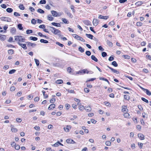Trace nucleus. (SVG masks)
Returning a JSON list of instances; mask_svg holds the SVG:
<instances>
[{"label": "nucleus", "instance_id": "20e7f679", "mask_svg": "<svg viewBox=\"0 0 151 151\" xmlns=\"http://www.w3.org/2000/svg\"><path fill=\"white\" fill-rule=\"evenodd\" d=\"M0 19L2 21L8 22H10L11 21V19L7 17H1L0 18Z\"/></svg>", "mask_w": 151, "mask_h": 151}, {"label": "nucleus", "instance_id": "c756f323", "mask_svg": "<svg viewBox=\"0 0 151 151\" xmlns=\"http://www.w3.org/2000/svg\"><path fill=\"white\" fill-rule=\"evenodd\" d=\"M29 39L30 40H33V41H36V40H37V38L36 37H32V36L30 37H29Z\"/></svg>", "mask_w": 151, "mask_h": 151}, {"label": "nucleus", "instance_id": "ddd939ff", "mask_svg": "<svg viewBox=\"0 0 151 151\" xmlns=\"http://www.w3.org/2000/svg\"><path fill=\"white\" fill-rule=\"evenodd\" d=\"M138 137L141 140H143L145 139L144 135L141 133L138 134Z\"/></svg>", "mask_w": 151, "mask_h": 151}, {"label": "nucleus", "instance_id": "a18cd8bd", "mask_svg": "<svg viewBox=\"0 0 151 151\" xmlns=\"http://www.w3.org/2000/svg\"><path fill=\"white\" fill-rule=\"evenodd\" d=\"M16 71V70L14 69L12 70H10L9 72V74H12L14 73Z\"/></svg>", "mask_w": 151, "mask_h": 151}, {"label": "nucleus", "instance_id": "1a4fd4ad", "mask_svg": "<svg viewBox=\"0 0 151 151\" xmlns=\"http://www.w3.org/2000/svg\"><path fill=\"white\" fill-rule=\"evenodd\" d=\"M26 44L28 46H31L33 47H35L36 45V44L35 43H32L29 42H27Z\"/></svg>", "mask_w": 151, "mask_h": 151}, {"label": "nucleus", "instance_id": "e2e57ef3", "mask_svg": "<svg viewBox=\"0 0 151 151\" xmlns=\"http://www.w3.org/2000/svg\"><path fill=\"white\" fill-rule=\"evenodd\" d=\"M40 3L41 4H45L46 3L45 0H41L40 1Z\"/></svg>", "mask_w": 151, "mask_h": 151}, {"label": "nucleus", "instance_id": "39448f33", "mask_svg": "<svg viewBox=\"0 0 151 151\" xmlns=\"http://www.w3.org/2000/svg\"><path fill=\"white\" fill-rule=\"evenodd\" d=\"M122 112L124 113L125 112H127L128 111V109H127V106L125 105L122 106Z\"/></svg>", "mask_w": 151, "mask_h": 151}, {"label": "nucleus", "instance_id": "c85d7f7f", "mask_svg": "<svg viewBox=\"0 0 151 151\" xmlns=\"http://www.w3.org/2000/svg\"><path fill=\"white\" fill-rule=\"evenodd\" d=\"M105 145L108 146H110L111 145V142L109 141H106L105 142Z\"/></svg>", "mask_w": 151, "mask_h": 151}, {"label": "nucleus", "instance_id": "4468645a", "mask_svg": "<svg viewBox=\"0 0 151 151\" xmlns=\"http://www.w3.org/2000/svg\"><path fill=\"white\" fill-rule=\"evenodd\" d=\"M108 68H109L110 69L111 71L114 73H116L117 74H118L119 73V72L118 70H116L114 69L109 66H107Z\"/></svg>", "mask_w": 151, "mask_h": 151}, {"label": "nucleus", "instance_id": "6e6d98bb", "mask_svg": "<svg viewBox=\"0 0 151 151\" xmlns=\"http://www.w3.org/2000/svg\"><path fill=\"white\" fill-rule=\"evenodd\" d=\"M55 101V99L54 98H52L50 100V103H53Z\"/></svg>", "mask_w": 151, "mask_h": 151}, {"label": "nucleus", "instance_id": "338daca9", "mask_svg": "<svg viewBox=\"0 0 151 151\" xmlns=\"http://www.w3.org/2000/svg\"><path fill=\"white\" fill-rule=\"evenodd\" d=\"M84 91L86 93H88L89 92V89L86 88L84 89Z\"/></svg>", "mask_w": 151, "mask_h": 151}, {"label": "nucleus", "instance_id": "e433bc0d", "mask_svg": "<svg viewBox=\"0 0 151 151\" xmlns=\"http://www.w3.org/2000/svg\"><path fill=\"white\" fill-rule=\"evenodd\" d=\"M14 51L12 49L9 50H8V53L9 54H13Z\"/></svg>", "mask_w": 151, "mask_h": 151}, {"label": "nucleus", "instance_id": "052dcab7", "mask_svg": "<svg viewBox=\"0 0 151 151\" xmlns=\"http://www.w3.org/2000/svg\"><path fill=\"white\" fill-rule=\"evenodd\" d=\"M141 99H142V100L144 101L145 102H146V103L148 102V100H147V99H145V98L142 97V98Z\"/></svg>", "mask_w": 151, "mask_h": 151}, {"label": "nucleus", "instance_id": "7ed1b4c3", "mask_svg": "<svg viewBox=\"0 0 151 151\" xmlns=\"http://www.w3.org/2000/svg\"><path fill=\"white\" fill-rule=\"evenodd\" d=\"M73 36L76 39L79 40L80 41L84 42L85 40L81 37L76 34H73Z\"/></svg>", "mask_w": 151, "mask_h": 151}, {"label": "nucleus", "instance_id": "bf43d9fd", "mask_svg": "<svg viewBox=\"0 0 151 151\" xmlns=\"http://www.w3.org/2000/svg\"><path fill=\"white\" fill-rule=\"evenodd\" d=\"M15 87L14 86H12L10 88V90L11 91H13L15 90Z\"/></svg>", "mask_w": 151, "mask_h": 151}, {"label": "nucleus", "instance_id": "13d9d810", "mask_svg": "<svg viewBox=\"0 0 151 151\" xmlns=\"http://www.w3.org/2000/svg\"><path fill=\"white\" fill-rule=\"evenodd\" d=\"M138 145L139 147V148H142V146L143 145V144L142 143L138 142Z\"/></svg>", "mask_w": 151, "mask_h": 151}, {"label": "nucleus", "instance_id": "2eb2a0df", "mask_svg": "<svg viewBox=\"0 0 151 151\" xmlns=\"http://www.w3.org/2000/svg\"><path fill=\"white\" fill-rule=\"evenodd\" d=\"M66 142L68 143H75V142L72 139H69L66 140Z\"/></svg>", "mask_w": 151, "mask_h": 151}, {"label": "nucleus", "instance_id": "a19ab883", "mask_svg": "<svg viewBox=\"0 0 151 151\" xmlns=\"http://www.w3.org/2000/svg\"><path fill=\"white\" fill-rule=\"evenodd\" d=\"M112 65L115 67H117L118 65L117 64L115 61H114L112 63Z\"/></svg>", "mask_w": 151, "mask_h": 151}, {"label": "nucleus", "instance_id": "393cba45", "mask_svg": "<svg viewBox=\"0 0 151 151\" xmlns=\"http://www.w3.org/2000/svg\"><path fill=\"white\" fill-rule=\"evenodd\" d=\"M91 58L92 60H93L94 61L96 62H97L98 61V59H97V58L94 56L93 55H92L91 56Z\"/></svg>", "mask_w": 151, "mask_h": 151}, {"label": "nucleus", "instance_id": "bb28decb", "mask_svg": "<svg viewBox=\"0 0 151 151\" xmlns=\"http://www.w3.org/2000/svg\"><path fill=\"white\" fill-rule=\"evenodd\" d=\"M86 35L88 37L91 39H92V38L93 37V35L90 34H86Z\"/></svg>", "mask_w": 151, "mask_h": 151}, {"label": "nucleus", "instance_id": "9b49d317", "mask_svg": "<svg viewBox=\"0 0 151 151\" xmlns=\"http://www.w3.org/2000/svg\"><path fill=\"white\" fill-rule=\"evenodd\" d=\"M71 128V127L70 125H67L66 127H64V129L65 131L67 132H68L69 131V130Z\"/></svg>", "mask_w": 151, "mask_h": 151}, {"label": "nucleus", "instance_id": "dca6fc26", "mask_svg": "<svg viewBox=\"0 0 151 151\" xmlns=\"http://www.w3.org/2000/svg\"><path fill=\"white\" fill-rule=\"evenodd\" d=\"M55 107V105L53 104H50L48 107V109L50 110H52Z\"/></svg>", "mask_w": 151, "mask_h": 151}, {"label": "nucleus", "instance_id": "a878e982", "mask_svg": "<svg viewBox=\"0 0 151 151\" xmlns=\"http://www.w3.org/2000/svg\"><path fill=\"white\" fill-rule=\"evenodd\" d=\"M52 24L53 25L57 27H60V25L59 23H56L55 22H52Z\"/></svg>", "mask_w": 151, "mask_h": 151}, {"label": "nucleus", "instance_id": "0e129e2a", "mask_svg": "<svg viewBox=\"0 0 151 151\" xmlns=\"http://www.w3.org/2000/svg\"><path fill=\"white\" fill-rule=\"evenodd\" d=\"M115 24L114 22L113 21H111L109 23V25L111 26L114 25Z\"/></svg>", "mask_w": 151, "mask_h": 151}, {"label": "nucleus", "instance_id": "58836bf2", "mask_svg": "<svg viewBox=\"0 0 151 151\" xmlns=\"http://www.w3.org/2000/svg\"><path fill=\"white\" fill-rule=\"evenodd\" d=\"M6 11L8 12L11 13L13 11V9L10 8H8L6 9Z\"/></svg>", "mask_w": 151, "mask_h": 151}, {"label": "nucleus", "instance_id": "49530a36", "mask_svg": "<svg viewBox=\"0 0 151 151\" xmlns=\"http://www.w3.org/2000/svg\"><path fill=\"white\" fill-rule=\"evenodd\" d=\"M47 17L48 19L50 21H52L53 19V18L50 15H48Z\"/></svg>", "mask_w": 151, "mask_h": 151}, {"label": "nucleus", "instance_id": "4d7b16f0", "mask_svg": "<svg viewBox=\"0 0 151 151\" xmlns=\"http://www.w3.org/2000/svg\"><path fill=\"white\" fill-rule=\"evenodd\" d=\"M122 57H124L125 59H129L130 58V57L128 55H123Z\"/></svg>", "mask_w": 151, "mask_h": 151}, {"label": "nucleus", "instance_id": "ea45409f", "mask_svg": "<svg viewBox=\"0 0 151 151\" xmlns=\"http://www.w3.org/2000/svg\"><path fill=\"white\" fill-rule=\"evenodd\" d=\"M59 144H60V142H58L55 143L54 145H52L55 147H57L59 146Z\"/></svg>", "mask_w": 151, "mask_h": 151}, {"label": "nucleus", "instance_id": "b1692460", "mask_svg": "<svg viewBox=\"0 0 151 151\" xmlns=\"http://www.w3.org/2000/svg\"><path fill=\"white\" fill-rule=\"evenodd\" d=\"M52 14L54 17H57V13L55 11H52L51 12Z\"/></svg>", "mask_w": 151, "mask_h": 151}, {"label": "nucleus", "instance_id": "79ce46f5", "mask_svg": "<svg viewBox=\"0 0 151 151\" xmlns=\"http://www.w3.org/2000/svg\"><path fill=\"white\" fill-rule=\"evenodd\" d=\"M19 8L23 10L24 9V8L23 4H20L19 6Z\"/></svg>", "mask_w": 151, "mask_h": 151}, {"label": "nucleus", "instance_id": "de8ad7c7", "mask_svg": "<svg viewBox=\"0 0 151 151\" xmlns=\"http://www.w3.org/2000/svg\"><path fill=\"white\" fill-rule=\"evenodd\" d=\"M35 61L37 66H38L39 65V60L36 59H35Z\"/></svg>", "mask_w": 151, "mask_h": 151}, {"label": "nucleus", "instance_id": "4c0bfd02", "mask_svg": "<svg viewBox=\"0 0 151 151\" xmlns=\"http://www.w3.org/2000/svg\"><path fill=\"white\" fill-rule=\"evenodd\" d=\"M104 103L107 106L110 107L111 106V104L108 102H104Z\"/></svg>", "mask_w": 151, "mask_h": 151}, {"label": "nucleus", "instance_id": "3c124183", "mask_svg": "<svg viewBox=\"0 0 151 151\" xmlns=\"http://www.w3.org/2000/svg\"><path fill=\"white\" fill-rule=\"evenodd\" d=\"M15 149L16 150H19L20 148V146L18 145H16L14 147Z\"/></svg>", "mask_w": 151, "mask_h": 151}, {"label": "nucleus", "instance_id": "5701e85b", "mask_svg": "<svg viewBox=\"0 0 151 151\" xmlns=\"http://www.w3.org/2000/svg\"><path fill=\"white\" fill-rule=\"evenodd\" d=\"M83 22H84V24L87 25H91V22L88 21L86 20V21H84Z\"/></svg>", "mask_w": 151, "mask_h": 151}, {"label": "nucleus", "instance_id": "c03bdc74", "mask_svg": "<svg viewBox=\"0 0 151 151\" xmlns=\"http://www.w3.org/2000/svg\"><path fill=\"white\" fill-rule=\"evenodd\" d=\"M78 50L81 52H83L84 50V49L83 48H82L81 47H79Z\"/></svg>", "mask_w": 151, "mask_h": 151}, {"label": "nucleus", "instance_id": "37998d69", "mask_svg": "<svg viewBox=\"0 0 151 151\" xmlns=\"http://www.w3.org/2000/svg\"><path fill=\"white\" fill-rule=\"evenodd\" d=\"M99 79L100 80H102L107 81L108 83H109V82L108 81L106 78H104L103 77H100Z\"/></svg>", "mask_w": 151, "mask_h": 151}, {"label": "nucleus", "instance_id": "72a5a7b5", "mask_svg": "<svg viewBox=\"0 0 151 151\" xmlns=\"http://www.w3.org/2000/svg\"><path fill=\"white\" fill-rule=\"evenodd\" d=\"M124 97L125 99L127 100H129L130 99V96L128 95H124Z\"/></svg>", "mask_w": 151, "mask_h": 151}, {"label": "nucleus", "instance_id": "6ab92c4d", "mask_svg": "<svg viewBox=\"0 0 151 151\" xmlns=\"http://www.w3.org/2000/svg\"><path fill=\"white\" fill-rule=\"evenodd\" d=\"M61 20L65 24H68L69 23V21L65 18H62Z\"/></svg>", "mask_w": 151, "mask_h": 151}, {"label": "nucleus", "instance_id": "cd10ccee", "mask_svg": "<svg viewBox=\"0 0 151 151\" xmlns=\"http://www.w3.org/2000/svg\"><path fill=\"white\" fill-rule=\"evenodd\" d=\"M16 31V29L14 27L12 28L11 29L10 32L14 34L15 32Z\"/></svg>", "mask_w": 151, "mask_h": 151}, {"label": "nucleus", "instance_id": "8fccbe9b", "mask_svg": "<svg viewBox=\"0 0 151 151\" xmlns=\"http://www.w3.org/2000/svg\"><path fill=\"white\" fill-rule=\"evenodd\" d=\"M66 91H68V92L70 93H74V91L73 90L66 89Z\"/></svg>", "mask_w": 151, "mask_h": 151}, {"label": "nucleus", "instance_id": "6e6552de", "mask_svg": "<svg viewBox=\"0 0 151 151\" xmlns=\"http://www.w3.org/2000/svg\"><path fill=\"white\" fill-rule=\"evenodd\" d=\"M10 127H11V130L12 132H16L18 131L17 129L15 128L13 125H11Z\"/></svg>", "mask_w": 151, "mask_h": 151}, {"label": "nucleus", "instance_id": "603ef678", "mask_svg": "<svg viewBox=\"0 0 151 151\" xmlns=\"http://www.w3.org/2000/svg\"><path fill=\"white\" fill-rule=\"evenodd\" d=\"M71 68L70 67H69L67 68V71L69 73H71Z\"/></svg>", "mask_w": 151, "mask_h": 151}, {"label": "nucleus", "instance_id": "a211bd4d", "mask_svg": "<svg viewBox=\"0 0 151 151\" xmlns=\"http://www.w3.org/2000/svg\"><path fill=\"white\" fill-rule=\"evenodd\" d=\"M6 39L5 35H0V40L1 41H4Z\"/></svg>", "mask_w": 151, "mask_h": 151}, {"label": "nucleus", "instance_id": "774afa93", "mask_svg": "<svg viewBox=\"0 0 151 151\" xmlns=\"http://www.w3.org/2000/svg\"><path fill=\"white\" fill-rule=\"evenodd\" d=\"M86 54L88 56H90L91 54V52L89 51H87L86 52Z\"/></svg>", "mask_w": 151, "mask_h": 151}, {"label": "nucleus", "instance_id": "864d4df0", "mask_svg": "<svg viewBox=\"0 0 151 151\" xmlns=\"http://www.w3.org/2000/svg\"><path fill=\"white\" fill-rule=\"evenodd\" d=\"M32 31L31 30L28 29L26 31V33L27 34H30V33H32Z\"/></svg>", "mask_w": 151, "mask_h": 151}, {"label": "nucleus", "instance_id": "4be33fe9", "mask_svg": "<svg viewBox=\"0 0 151 151\" xmlns=\"http://www.w3.org/2000/svg\"><path fill=\"white\" fill-rule=\"evenodd\" d=\"M143 4L142 1H139L137 2L135 4V5L137 6H140Z\"/></svg>", "mask_w": 151, "mask_h": 151}, {"label": "nucleus", "instance_id": "09e8293b", "mask_svg": "<svg viewBox=\"0 0 151 151\" xmlns=\"http://www.w3.org/2000/svg\"><path fill=\"white\" fill-rule=\"evenodd\" d=\"M18 27L20 30H22L23 29L22 24H19L18 25Z\"/></svg>", "mask_w": 151, "mask_h": 151}, {"label": "nucleus", "instance_id": "c9c22d12", "mask_svg": "<svg viewBox=\"0 0 151 151\" xmlns=\"http://www.w3.org/2000/svg\"><path fill=\"white\" fill-rule=\"evenodd\" d=\"M107 44L110 47H112V43L109 41L107 40Z\"/></svg>", "mask_w": 151, "mask_h": 151}, {"label": "nucleus", "instance_id": "2f4dec72", "mask_svg": "<svg viewBox=\"0 0 151 151\" xmlns=\"http://www.w3.org/2000/svg\"><path fill=\"white\" fill-rule=\"evenodd\" d=\"M37 12L41 14H43L45 12L43 10L40 9H38L37 10Z\"/></svg>", "mask_w": 151, "mask_h": 151}, {"label": "nucleus", "instance_id": "f3484780", "mask_svg": "<svg viewBox=\"0 0 151 151\" xmlns=\"http://www.w3.org/2000/svg\"><path fill=\"white\" fill-rule=\"evenodd\" d=\"M109 17L108 16H103L101 15H100L99 16V18L100 19H108Z\"/></svg>", "mask_w": 151, "mask_h": 151}, {"label": "nucleus", "instance_id": "69168bd1", "mask_svg": "<svg viewBox=\"0 0 151 151\" xmlns=\"http://www.w3.org/2000/svg\"><path fill=\"white\" fill-rule=\"evenodd\" d=\"M101 55L103 57H105L106 56L107 54L105 52H103L102 53Z\"/></svg>", "mask_w": 151, "mask_h": 151}, {"label": "nucleus", "instance_id": "5fc2aeb1", "mask_svg": "<svg viewBox=\"0 0 151 151\" xmlns=\"http://www.w3.org/2000/svg\"><path fill=\"white\" fill-rule=\"evenodd\" d=\"M36 22V20L35 19H32L31 20V23L33 24H35Z\"/></svg>", "mask_w": 151, "mask_h": 151}, {"label": "nucleus", "instance_id": "680f3d73", "mask_svg": "<svg viewBox=\"0 0 151 151\" xmlns=\"http://www.w3.org/2000/svg\"><path fill=\"white\" fill-rule=\"evenodd\" d=\"M142 23L140 22H138L137 23V26H140L142 25Z\"/></svg>", "mask_w": 151, "mask_h": 151}, {"label": "nucleus", "instance_id": "0eeeda50", "mask_svg": "<svg viewBox=\"0 0 151 151\" xmlns=\"http://www.w3.org/2000/svg\"><path fill=\"white\" fill-rule=\"evenodd\" d=\"M82 70V73L85 74V73H87L88 74V73H89L90 74H92L93 73V72L92 71H89L87 70V69H83Z\"/></svg>", "mask_w": 151, "mask_h": 151}, {"label": "nucleus", "instance_id": "7c9ffc66", "mask_svg": "<svg viewBox=\"0 0 151 151\" xmlns=\"http://www.w3.org/2000/svg\"><path fill=\"white\" fill-rule=\"evenodd\" d=\"M40 42L42 43H47L48 42L47 40L43 39H41L40 40Z\"/></svg>", "mask_w": 151, "mask_h": 151}, {"label": "nucleus", "instance_id": "f704fd0d", "mask_svg": "<svg viewBox=\"0 0 151 151\" xmlns=\"http://www.w3.org/2000/svg\"><path fill=\"white\" fill-rule=\"evenodd\" d=\"M63 83V81L62 80H58L56 81V83L57 84H61Z\"/></svg>", "mask_w": 151, "mask_h": 151}, {"label": "nucleus", "instance_id": "412c9836", "mask_svg": "<svg viewBox=\"0 0 151 151\" xmlns=\"http://www.w3.org/2000/svg\"><path fill=\"white\" fill-rule=\"evenodd\" d=\"M79 109L81 111H83L84 109H85V106L83 105H81L78 106Z\"/></svg>", "mask_w": 151, "mask_h": 151}, {"label": "nucleus", "instance_id": "9d476101", "mask_svg": "<svg viewBox=\"0 0 151 151\" xmlns=\"http://www.w3.org/2000/svg\"><path fill=\"white\" fill-rule=\"evenodd\" d=\"M99 23V21L96 19H94L93 21V23L94 26H97Z\"/></svg>", "mask_w": 151, "mask_h": 151}, {"label": "nucleus", "instance_id": "423d86ee", "mask_svg": "<svg viewBox=\"0 0 151 151\" xmlns=\"http://www.w3.org/2000/svg\"><path fill=\"white\" fill-rule=\"evenodd\" d=\"M85 109L87 112H89L91 110V108L90 106H85Z\"/></svg>", "mask_w": 151, "mask_h": 151}, {"label": "nucleus", "instance_id": "473e14b6", "mask_svg": "<svg viewBox=\"0 0 151 151\" xmlns=\"http://www.w3.org/2000/svg\"><path fill=\"white\" fill-rule=\"evenodd\" d=\"M147 94L150 96L151 95V92L149 91L148 89H145V91Z\"/></svg>", "mask_w": 151, "mask_h": 151}, {"label": "nucleus", "instance_id": "aec40b11", "mask_svg": "<svg viewBox=\"0 0 151 151\" xmlns=\"http://www.w3.org/2000/svg\"><path fill=\"white\" fill-rule=\"evenodd\" d=\"M124 117L126 118H130V115L127 112H125L124 113Z\"/></svg>", "mask_w": 151, "mask_h": 151}, {"label": "nucleus", "instance_id": "f257e3e1", "mask_svg": "<svg viewBox=\"0 0 151 151\" xmlns=\"http://www.w3.org/2000/svg\"><path fill=\"white\" fill-rule=\"evenodd\" d=\"M50 30L53 33L57 35H60V34L61 32L59 30L53 27H50Z\"/></svg>", "mask_w": 151, "mask_h": 151}, {"label": "nucleus", "instance_id": "f8f14e48", "mask_svg": "<svg viewBox=\"0 0 151 151\" xmlns=\"http://www.w3.org/2000/svg\"><path fill=\"white\" fill-rule=\"evenodd\" d=\"M18 44L24 49L26 50L27 49L26 44H22L20 42H18Z\"/></svg>", "mask_w": 151, "mask_h": 151}, {"label": "nucleus", "instance_id": "f03ea898", "mask_svg": "<svg viewBox=\"0 0 151 151\" xmlns=\"http://www.w3.org/2000/svg\"><path fill=\"white\" fill-rule=\"evenodd\" d=\"M15 40L18 41V42H23L25 40L24 38L22 36H16L14 37Z\"/></svg>", "mask_w": 151, "mask_h": 151}]
</instances>
